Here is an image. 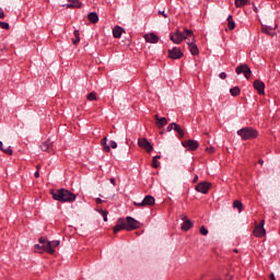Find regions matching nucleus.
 Returning a JSON list of instances; mask_svg holds the SVG:
<instances>
[{
	"instance_id": "nucleus-48",
	"label": "nucleus",
	"mask_w": 280,
	"mask_h": 280,
	"mask_svg": "<svg viewBox=\"0 0 280 280\" xmlns=\"http://www.w3.org/2000/svg\"><path fill=\"white\" fill-rule=\"evenodd\" d=\"M259 165H264V160L258 161Z\"/></svg>"
},
{
	"instance_id": "nucleus-41",
	"label": "nucleus",
	"mask_w": 280,
	"mask_h": 280,
	"mask_svg": "<svg viewBox=\"0 0 280 280\" xmlns=\"http://www.w3.org/2000/svg\"><path fill=\"white\" fill-rule=\"evenodd\" d=\"M158 14H162L164 19H167V13H165L164 11H159Z\"/></svg>"
},
{
	"instance_id": "nucleus-42",
	"label": "nucleus",
	"mask_w": 280,
	"mask_h": 280,
	"mask_svg": "<svg viewBox=\"0 0 280 280\" xmlns=\"http://www.w3.org/2000/svg\"><path fill=\"white\" fill-rule=\"evenodd\" d=\"M73 34L74 38H80V31L75 30Z\"/></svg>"
},
{
	"instance_id": "nucleus-23",
	"label": "nucleus",
	"mask_w": 280,
	"mask_h": 280,
	"mask_svg": "<svg viewBox=\"0 0 280 280\" xmlns=\"http://www.w3.org/2000/svg\"><path fill=\"white\" fill-rule=\"evenodd\" d=\"M173 126H174L175 132H177V135H179L180 139H183V137H185V131L183 130V128H180L178 126V124H176V122H173Z\"/></svg>"
},
{
	"instance_id": "nucleus-3",
	"label": "nucleus",
	"mask_w": 280,
	"mask_h": 280,
	"mask_svg": "<svg viewBox=\"0 0 280 280\" xmlns=\"http://www.w3.org/2000/svg\"><path fill=\"white\" fill-rule=\"evenodd\" d=\"M191 36H194V32L185 28L184 32L177 30L175 33H171L170 38L175 45H180L183 40H187V38H191Z\"/></svg>"
},
{
	"instance_id": "nucleus-46",
	"label": "nucleus",
	"mask_w": 280,
	"mask_h": 280,
	"mask_svg": "<svg viewBox=\"0 0 280 280\" xmlns=\"http://www.w3.org/2000/svg\"><path fill=\"white\" fill-rule=\"evenodd\" d=\"M102 202H104L102 199L96 198V203H97V205H102Z\"/></svg>"
},
{
	"instance_id": "nucleus-40",
	"label": "nucleus",
	"mask_w": 280,
	"mask_h": 280,
	"mask_svg": "<svg viewBox=\"0 0 280 280\" xmlns=\"http://www.w3.org/2000/svg\"><path fill=\"white\" fill-rule=\"evenodd\" d=\"M206 150H207V152H209L210 154H213V152H215V149H214V148H207Z\"/></svg>"
},
{
	"instance_id": "nucleus-31",
	"label": "nucleus",
	"mask_w": 280,
	"mask_h": 280,
	"mask_svg": "<svg viewBox=\"0 0 280 280\" xmlns=\"http://www.w3.org/2000/svg\"><path fill=\"white\" fill-rule=\"evenodd\" d=\"M86 100L89 102H95V101H97V95L95 94V92L89 93L86 96Z\"/></svg>"
},
{
	"instance_id": "nucleus-51",
	"label": "nucleus",
	"mask_w": 280,
	"mask_h": 280,
	"mask_svg": "<svg viewBox=\"0 0 280 280\" xmlns=\"http://www.w3.org/2000/svg\"><path fill=\"white\" fill-rule=\"evenodd\" d=\"M0 12H3V9L0 7Z\"/></svg>"
},
{
	"instance_id": "nucleus-21",
	"label": "nucleus",
	"mask_w": 280,
	"mask_h": 280,
	"mask_svg": "<svg viewBox=\"0 0 280 280\" xmlns=\"http://www.w3.org/2000/svg\"><path fill=\"white\" fill-rule=\"evenodd\" d=\"M67 8H82L80 0H68Z\"/></svg>"
},
{
	"instance_id": "nucleus-9",
	"label": "nucleus",
	"mask_w": 280,
	"mask_h": 280,
	"mask_svg": "<svg viewBox=\"0 0 280 280\" xmlns=\"http://www.w3.org/2000/svg\"><path fill=\"white\" fill-rule=\"evenodd\" d=\"M266 224L265 220H261L259 224H257L253 231L255 237H265L266 236V229L264 225Z\"/></svg>"
},
{
	"instance_id": "nucleus-5",
	"label": "nucleus",
	"mask_w": 280,
	"mask_h": 280,
	"mask_svg": "<svg viewBox=\"0 0 280 280\" xmlns=\"http://www.w3.org/2000/svg\"><path fill=\"white\" fill-rule=\"evenodd\" d=\"M138 145H139V148L144 150L148 154H150V152H152V150H154V147L152 145V143H150V141H148L147 138H139Z\"/></svg>"
},
{
	"instance_id": "nucleus-47",
	"label": "nucleus",
	"mask_w": 280,
	"mask_h": 280,
	"mask_svg": "<svg viewBox=\"0 0 280 280\" xmlns=\"http://www.w3.org/2000/svg\"><path fill=\"white\" fill-rule=\"evenodd\" d=\"M192 183H198V175H195Z\"/></svg>"
},
{
	"instance_id": "nucleus-50",
	"label": "nucleus",
	"mask_w": 280,
	"mask_h": 280,
	"mask_svg": "<svg viewBox=\"0 0 280 280\" xmlns=\"http://www.w3.org/2000/svg\"><path fill=\"white\" fill-rule=\"evenodd\" d=\"M254 12H257V7H254Z\"/></svg>"
},
{
	"instance_id": "nucleus-38",
	"label": "nucleus",
	"mask_w": 280,
	"mask_h": 280,
	"mask_svg": "<svg viewBox=\"0 0 280 280\" xmlns=\"http://www.w3.org/2000/svg\"><path fill=\"white\" fill-rule=\"evenodd\" d=\"M219 78H220L221 80H226V72H221V73L219 74Z\"/></svg>"
},
{
	"instance_id": "nucleus-12",
	"label": "nucleus",
	"mask_w": 280,
	"mask_h": 280,
	"mask_svg": "<svg viewBox=\"0 0 280 280\" xmlns=\"http://www.w3.org/2000/svg\"><path fill=\"white\" fill-rule=\"evenodd\" d=\"M254 89L257 91L258 95H266V83H264V81L255 80Z\"/></svg>"
},
{
	"instance_id": "nucleus-25",
	"label": "nucleus",
	"mask_w": 280,
	"mask_h": 280,
	"mask_svg": "<svg viewBox=\"0 0 280 280\" xmlns=\"http://www.w3.org/2000/svg\"><path fill=\"white\" fill-rule=\"evenodd\" d=\"M228 27L229 30H235V21L233 20V15L228 16Z\"/></svg>"
},
{
	"instance_id": "nucleus-20",
	"label": "nucleus",
	"mask_w": 280,
	"mask_h": 280,
	"mask_svg": "<svg viewBox=\"0 0 280 280\" xmlns=\"http://www.w3.org/2000/svg\"><path fill=\"white\" fill-rule=\"evenodd\" d=\"M51 148H54L51 140H47L40 145L43 152H48V150H51Z\"/></svg>"
},
{
	"instance_id": "nucleus-11",
	"label": "nucleus",
	"mask_w": 280,
	"mask_h": 280,
	"mask_svg": "<svg viewBox=\"0 0 280 280\" xmlns=\"http://www.w3.org/2000/svg\"><path fill=\"white\" fill-rule=\"evenodd\" d=\"M191 40L187 42L188 49L191 54V56H198L200 54V50L198 49V45H196V37L192 35L190 36Z\"/></svg>"
},
{
	"instance_id": "nucleus-44",
	"label": "nucleus",
	"mask_w": 280,
	"mask_h": 280,
	"mask_svg": "<svg viewBox=\"0 0 280 280\" xmlns=\"http://www.w3.org/2000/svg\"><path fill=\"white\" fill-rule=\"evenodd\" d=\"M73 45H78V43H80V38H75L72 40Z\"/></svg>"
},
{
	"instance_id": "nucleus-13",
	"label": "nucleus",
	"mask_w": 280,
	"mask_h": 280,
	"mask_svg": "<svg viewBox=\"0 0 280 280\" xmlns=\"http://www.w3.org/2000/svg\"><path fill=\"white\" fill-rule=\"evenodd\" d=\"M183 148H186L190 150L191 152H195L197 148H200V143L197 140H186L182 142Z\"/></svg>"
},
{
	"instance_id": "nucleus-16",
	"label": "nucleus",
	"mask_w": 280,
	"mask_h": 280,
	"mask_svg": "<svg viewBox=\"0 0 280 280\" xmlns=\"http://www.w3.org/2000/svg\"><path fill=\"white\" fill-rule=\"evenodd\" d=\"M119 231H126V220L118 219L117 224L114 226V233L117 234Z\"/></svg>"
},
{
	"instance_id": "nucleus-17",
	"label": "nucleus",
	"mask_w": 280,
	"mask_h": 280,
	"mask_svg": "<svg viewBox=\"0 0 280 280\" xmlns=\"http://www.w3.org/2000/svg\"><path fill=\"white\" fill-rule=\"evenodd\" d=\"M155 124L158 126V128H163V126H167V118L165 117H162V118H159V115H155Z\"/></svg>"
},
{
	"instance_id": "nucleus-7",
	"label": "nucleus",
	"mask_w": 280,
	"mask_h": 280,
	"mask_svg": "<svg viewBox=\"0 0 280 280\" xmlns=\"http://www.w3.org/2000/svg\"><path fill=\"white\" fill-rule=\"evenodd\" d=\"M126 231H135V229H139L140 223L132 217H127L125 221Z\"/></svg>"
},
{
	"instance_id": "nucleus-29",
	"label": "nucleus",
	"mask_w": 280,
	"mask_h": 280,
	"mask_svg": "<svg viewBox=\"0 0 280 280\" xmlns=\"http://www.w3.org/2000/svg\"><path fill=\"white\" fill-rule=\"evenodd\" d=\"M233 207H234V209H237L238 210V213H242V209H243V205H242V201H240V200H235L234 202H233Z\"/></svg>"
},
{
	"instance_id": "nucleus-39",
	"label": "nucleus",
	"mask_w": 280,
	"mask_h": 280,
	"mask_svg": "<svg viewBox=\"0 0 280 280\" xmlns=\"http://www.w3.org/2000/svg\"><path fill=\"white\" fill-rule=\"evenodd\" d=\"M172 130H174V122L167 126V132H172Z\"/></svg>"
},
{
	"instance_id": "nucleus-24",
	"label": "nucleus",
	"mask_w": 280,
	"mask_h": 280,
	"mask_svg": "<svg viewBox=\"0 0 280 280\" xmlns=\"http://www.w3.org/2000/svg\"><path fill=\"white\" fill-rule=\"evenodd\" d=\"M194 226V223H191L189 220H185L182 224V231H189Z\"/></svg>"
},
{
	"instance_id": "nucleus-6",
	"label": "nucleus",
	"mask_w": 280,
	"mask_h": 280,
	"mask_svg": "<svg viewBox=\"0 0 280 280\" xmlns=\"http://www.w3.org/2000/svg\"><path fill=\"white\" fill-rule=\"evenodd\" d=\"M156 202L153 196L147 195L141 202H133L135 207H152Z\"/></svg>"
},
{
	"instance_id": "nucleus-28",
	"label": "nucleus",
	"mask_w": 280,
	"mask_h": 280,
	"mask_svg": "<svg viewBox=\"0 0 280 280\" xmlns=\"http://www.w3.org/2000/svg\"><path fill=\"white\" fill-rule=\"evenodd\" d=\"M159 159H161L160 155L153 156V160H152V167H154V170L159 168V165H161V162H159Z\"/></svg>"
},
{
	"instance_id": "nucleus-32",
	"label": "nucleus",
	"mask_w": 280,
	"mask_h": 280,
	"mask_svg": "<svg viewBox=\"0 0 280 280\" xmlns=\"http://www.w3.org/2000/svg\"><path fill=\"white\" fill-rule=\"evenodd\" d=\"M4 154H8V156H12L13 151L10 147H2V149H0Z\"/></svg>"
},
{
	"instance_id": "nucleus-37",
	"label": "nucleus",
	"mask_w": 280,
	"mask_h": 280,
	"mask_svg": "<svg viewBox=\"0 0 280 280\" xmlns=\"http://www.w3.org/2000/svg\"><path fill=\"white\" fill-rule=\"evenodd\" d=\"M110 148H112L113 150H116V148H117V142H115V141L112 140V141L109 142V149H110Z\"/></svg>"
},
{
	"instance_id": "nucleus-10",
	"label": "nucleus",
	"mask_w": 280,
	"mask_h": 280,
	"mask_svg": "<svg viewBox=\"0 0 280 280\" xmlns=\"http://www.w3.org/2000/svg\"><path fill=\"white\" fill-rule=\"evenodd\" d=\"M196 191L199 194H209V189H211V183L209 182H200L195 187Z\"/></svg>"
},
{
	"instance_id": "nucleus-30",
	"label": "nucleus",
	"mask_w": 280,
	"mask_h": 280,
	"mask_svg": "<svg viewBox=\"0 0 280 280\" xmlns=\"http://www.w3.org/2000/svg\"><path fill=\"white\" fill-rule=\"evenodd\" d=\"M248 3V0H235V7L236 8H244Z\"/></svg>"
},
{
	"instance_id": "nucleus-18",
	"label": "nucleus",
	"mask_w": 280,
	"mask_h": 280,
	"mask_svg": "<svg viewBox=\"0 0 280 280\" xmlns=\"http://www.w3.org/2000/svg\"><path fill=\"white\" fill-rule=\"evenodd\" d=\"M88 21H90V23H93L95 25V23H98L100 16L95 12H91L88 14Z\"/></svg>"
},
{
	"instance_id": "nucleus-15",
	"label": "nucleus",
	"mask_w": 280,
	"mask_h": 280,
	"mask_svg": "<svg viewBox=\"0 0 280 280\" xmlns=\"http://www.w3.org/2000/svg\"><path fill=\"white\" fill-rule=\"evenodd\" d=\"M144 40L151 43V45H156V43H159V36L154 33H149L144 35Z\"/></svg>"
},
{
	"instance_id": "nucleus-49",
	"label": "nucleus",
	"mask_w": 280,
	"mask_h": 280,
	"mask_svg": "<svg viewBox=\"0 0 280 280\" xmlns=\"http://www.w3.org/2000/svg\"><path fill=\"white\" fill-rule=\"evenodd\" d=\"M3 149V142L0 141V150Z\"/></svg>"
},
{
	"instance_id": "nucleus-36",
	"label": "nucleus",
	"mask_w": 280,
	"mask_h": 280,
	"mask_svg": "<svg viewBox=\"0 0 280 280\" xmlns=\"http://www.w3.org/2000/svg\"><path fill=\"white\" fill-rule=\"evenodd\" d=\"M36 168H37V171L35 172V174H34V176H35V178H39L40 177V165H37L36 166Z\"/></svg>"
},
{
	"instance_id": "nucleus-26",
	"label": "nucleus",
	"mask_w": 280,
	"mask_h": 280,
	"mask_svg": "<svg viewBox=\"0 0 280 280\" xmlns=\"http://www.w3.org/2000/svg\"><path fill=\"white\" fill-rule=\"evenodd\" d=\"M96 211L102 215L104 222H108V211L103 209H96Z\"/></svg>"
},
{
	"instance_id": "nucleus-27",
	"label": "nucleus",
	"mask_w": 280,
	"mask_h": 280,
	"mask_svg": "<svg viewBox=\"0 0 280 280\" xmlns=\"http://www.w3.org/2000/svg\"><path fill=\"white\" fill-rule=\"evenodd\" d=\"M230 93L233 97H237L242 93V90H240V86H234L230 90Z\"/></svg>"
},
{
	"instance_id": "nucleus-14",
	"label": "nucleus",
	"mask_w": 280,
	"mask_h": 280,
	"mask_svg": "<svg viewBox=\"0 0 280 280\" xmlns=\"http://www.w3.org/2000/svg\"><path fill=\"white\" fill-rule=\"evenodd\" d=\"M183 56V50L178 47H174L173 49L168 50V57L172 60H179V58Z\"/></svg>"
},
{
	"instance_id": "nucleus-34",
	"label": "nucleus",
	"mask_w": 280,
	"mask_h": 280,
	"mask_svg": "<svg viewBox=\"0 0 280 280\" xmlns=\"http://www.w3.org/2000/svg\"><path fill=\"white\" fill-rule=\"evenodd\" d=\"M199 232H200L201 235H209V230H207V228H205V225H202L199 229Z\"/></svg>"
},
{
	"instance_id": "nucleus-33",
	"label": "nucleus",
	"mask_w": 280,
	"mask_h": 280,
	"mask_svg": "<svg viewBox=\"0 0 280 280\" xmlns=\"http://www.w3.org/2000/svg\"><path fill=\"white\" fill-rule=\"evenodd\" d=\"M261 32L264 34H272V28H270V26L262 25Z\"/></svg>"
},
{
	"instance_id": "nucleus-35",
	"label": "nucleus",
	"mask_w": 280,
	"mask_h": 280,
	"mask_svg": "<svg viewBox=\"0 0 280 280\" xmlns=\"http://www.w3.org/2000/svg\"><path fill=\"white\" fill-rule=\"evenodd\" d=\"M1 30H10V24L8 22H0Z\"/></svg>"
},
{
	"instance_id": "nucleus-52",
	"label": "nucleus",
	"mask_w": 280,
	"mask_h": 280,
	"mask_svg": "<svg viewBox=\"0 0 280 280\" xmlns=\"http://www.w3.org/2000/svg\"><path fill=\"white\" fill-rule=\"evenodd\" d=\"M185 218H187V217L184 215V217H183V220H185Z\"/></svg>"
},
{
	"instance_id": "nucleus-1",
	"label": "nucleus",
	"mask_w": 280,
	"mask_h": 280,
	"mask_svg": "<svg viewBox=\"0 0 280 280\" xmlns=\"http://www.w3.org/2000/svg\"><path fill=\"white\" fill-rule=\"evenodd\" d=\"M40 245H35L36 253H48V255H54L56 253V248L60 246V241H45L44 237L39 238Z\"/></svg>"
},
{
	"instance_id": "nucleus-43",
	"label": "nucleus",
	"mask_w": 280,
	"mask_h": 280,
	"mask_svg": "<svg viewBox=\"0 0 280 280\" xmlns=\"http://www.w3.org/2000/svg\"><path fill=\"white\" fill-rule=\"evenodd\" d=\"M0 19H5V13L3 11H0Z\"/></svg>"
},
{
	"instance_id": "nucleus-19",
	"label": "nucleus",
	"mask_w": 280,
	"mask_h": 280,
	"mask_svg": "<svg viewBox=\"0 0 280 280\" xmlns=\"http://www.w3.org/2000/svg\"><path fill=\"white\" fill-rule=\"evenodd\" d=\"M124 34V28L120 26H116L113 30V36L114 38H121V35Z\"/></svg>"
},
{
	"instance_id": "nucleus-2",
	"label": "nucleus",
	"mask_w": 280,
	"mask_h": 280,
	"mask_svg": "<svg viewBox=\"0 0 280 280\" xmlns=\"http://www.w3.org/2000/svg\"><path fill=\"white\" fill-rule=\"evenodd\" d=\"M54 200L58 202H75V194L65 188L57 189L51 192Z\"/></svg>"
},
{
	"instance_id": "nucleus-22",
	"label": "nucleus",
	"mask_w": 280,
	"mask_h": 280,
	"mask_svg": "<svg viewBox=\"0 0 280 280\" xmlns=\"http://www.w3.org/2000/svg\"><path fill=\"white\" fill-rule=\"evenodd\" d=\"M107 142H108V138H106V137H104L101 140V145H103L104 152H110V145H108Z\"/></svg>"
},
{
	"instance_id": "nucleus-45",
	"label": "nucleus",
	"mask_w": 280,
	"mask_h": 280,
	"mask_svg": "<svg viewBox=\"0 0 280 280\" xmlns=\"http://www.w3.org/2000/svg\"><path fill=\"white\" fill-rule=\"evenodd\" d=\"M109 180H110L112 185H114V187H115V185H117L115 178H110Z\"/></svg>"
},
{
	"instance_id": "nucleus-4",
	"label": "nucleus",
	"mask_w": 280,
	"mask_h": 280,
	"mask_svg": "<svg viewBox=\"0 0 280 280\" xmlns=\"http://www.w3.org/2000/svg\"><path fill=\"white\" fill-rule=\"evenodd\" d=\"M238 137L243 139V141H248L252 139H257L259 132L257 129H253L252 127H245L237 131Z\"/></svg>"
},
{
	"instance_id": "nucleus-53",
	"label": "nucleus",
	"mask_w": 280,
	"mask_h": 280,
	"mask_svg": "<svg viewBox=\"0 0 280 280\" xmlns=\"http://www.w3.org/2000/svg\"><path fill=\"white\" fill-rule=\"evenodd\" d=\"M234 253H237V249H234Z\"/></svg>"
},
{
	"instance_id": "nucleus-8",
	"label": "nucleus",
	"mask_w": 280,
	"mask_h": 280,
	"mask_svg": "<svg viewBox=\"0 0 280 280\" xmlns=\"http://www.w3.org/2000/svg\"><path fill=\"white\" fill-rule=\"evenodd\" d=\"M235 71L237 75H240L241 73H244V78H246V80H250V75L253 71H250V68L247 65L237 66Z\"/></svg>"
}]
</instances>
